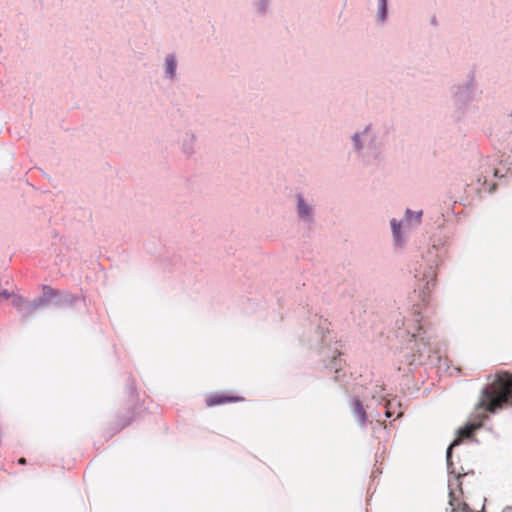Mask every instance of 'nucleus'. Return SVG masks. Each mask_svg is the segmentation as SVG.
<instances>
[{"label":"nucleus","mask_w":512,"mask_h":512,"mask_svg":"<svg viewBox=\"0 0 512 512\" xmlns=\"http://www.w3.org/2000/svg\"><path fill=\"white\" fill-rule=\"evenodd\" d=\"M512 405V374L501 372L497 373L492 381L482 390L478 403L475 408V417L479 418L478 423H470L458 430V438L455 439L447 449V461L451 458L452 449L459 445L461 439L470 437L472 432L481 426L482 420L487 412L494 413L501 408L503 404Z\"/></svg>","instance_id":"nucleus-1"},{"label":"nucleus","mask_w":512,"mask_h":512,"mask_svg":"<svg viewBox=\"0 0 512 512\" xmlns=\"http://www.w3.org/2000/svg\"><path fill=\"white\" fill-rule=\"evenodd\" d=\"M353 152L366 164L383 158L384 148L372 123L357 129L350 137Z\"/></svg>","instance_id":"nucleus-2"},{"label":"nucleus","mask_w":512,"mask_h":512,"mask_svg":"<svg viewBox=\"0 0 512 512\" xmlns=\"http://www.w3.org/2000/svg\"><path fill=\"white\" fill-rule=\"evenodd\" d=\"M418 321L419 320L416 319L417 324L413 325H411V320H405L403 323V325L406 326V332L407 335L410 336V339L401 353L403 354L405 363L409 365H412L428 353V343L421 337V326L418 324Z\"/></svg>","instance_id":"nucleus-3"},{"label":"nucleus","mask_w":512,"mask_h":512,"mask_svg":"<svg viewBox=\"0 0 512 512\" xmlns=\"http://www.w3.org/2000/svg\"><path fill=\"white\" fill-rule=\"evenodd\" d=\"M295 212L299 222L305 225H312L316 217V205L310 198L302 194L295 196Z\"/></svg>","instance_id":"nucleus-4"},{"label":"nucleus","mask_w":512,"mask_h":512,"mask_svg":"<svg viewBox=\"0 0 512 512\" xmlns=\"http://www.w3.org/2000/svg\"><path fill=\"white\" fill-rule=\"evenodd\" d=\"M390 227L392 232V243L395 250H402L406 245L408 239V231L411 229L407 227L404 220L392 218L390 220Z\"/></svg>","instance_id":"nucleus-5"},{"label":"nucleus","mask_w":512,"mask_h":512,"mask_svg":"<svg viewBox=\"0 0 512 512\" xmlns=\"http://www.w3.org/2000/svg\"><path fill=\"white\" fill-rule=\"evenodd\" d=\"M452 96L456 105H465L475 96L474 82L472 80L456 85L452 88Z\"/></svg>","instance_id":"nucleus-6"},{"label":"nucleus","mask_w":512,"mask_h":512,"mask_svg":"<svg viewBox=\"0 0 512 512\" xmlns=\"http://www.w3.org/2000/svg\"><path fill=\"white\" fill-rule=\"evenodd\" d=\"M197 135L193 131H186L178 140L181 153L186 158L193 157L197 152Z\"/></svg>","instance_id":"nucleus-7"},{"label":"nucleus","mask_w":512,"mask_h":512,"mask_svg":"<svg viewBox=\"0 0 512 512\" xmlns=\"http://www.w3.org/2000/svg\"><path fill=\"white\" fill-rule=\"evenodd\" d=\"M177 66L178 60L175 54H167L163 62V74L164 78L169 81H173L177 77Z\"/></svg>","instance_id":"nucleus-8"},{"label":"nucleus","mask_w":512,"mask_h":512,"mask_svg":"<svg viewBox=\"0 0 512 512\" xmlns=\"http://www.w3.org/2000/svg\"><path fill=\"white\" fill-rule=\"evenodd\" d=\"M422 218V211H413L411 209H406L404 221L407 223V227H414L420 224Z\"/></svg>","instance_id":"nucleus-9"},{"label":"nucleus","mask_w":512,"mask_h":512,"mask_svg":"<svg viewBox=\"0 0 512 512\" xmlns=\"http://www.w3.org/2000/svg\"><path fill=\"white\" fill-rule=\"evenodd\" d=\"M352 411L357 418L358 423L362 426L366 422V412L359 400H355L352 405Z\"/></svg>","instance_id":"nucleus-10"},{"label":"nucleus","mask_w":512,"mask_h":512,"mask_svg":"<svg viewBox=\"0 0 512 512\" xmlns=\"http://www.w3.org/2000/svg\"><path fill=\"white\" fill-rule=\"evenodd\" d=\"M387 16V0H378L377 18L380 22H385Z\"/></svg>","instance_id":"nucleus-11"},{"label":"nucleus","mask_w":512,"mask_h":512,"mask_svg":"<svg viewBox=\"0 0 512 512\" xmlns=\"http://www.w3.org/2000/svg\"><path fill=\"white\" fill-rule=\"evenodd\" d=\"M449 505L451 506V509L453 512H456L457 510H459L460 507L462 508L463 512H466V510L468 509V506L465 503L460 504L459 502H457V504H456V499L453 497L452 493H450Z\"/></svg>","instance_id":"nucleus-12"},{"label":"nucleus","mask_w":512,"mask_h":512,"mask_svg":"<svg viewBox=\"0 0 512 512\" xmlns=\"http://www.w3.org/2000/svg\"><path fill=\"white\" fill-rule=\"evenodd\" d=\"M45 303H46V301H45L44 298H38L33 303L28 304L27 306H25V310H26V312H32L33 310H35V309H37L39 307L44 306Z\"/></svg>","instance_id":"nucleus-13"},{"label":"nucleus","mask_w":512,"mask_h":512,"mask_svg":"<svg viewBox=\"0 0 512 512\" xmlns=\"http://www.w3.org/2000/svg\"><path fill=\"white\" fill-rule=\"evenodd\" d=\"M232 400H233V399L222 398V397L212 398V399H209V400H208V405H209V406L217 405V404H221V403H224V402H226V401H232Z\"/></svg>","instance_id":"nucleus-14"},{"label":"nucleus","mask_w":512,"mask_h":512,"mask_svg":"<svg viewBox=\"0 0 512 512\" xmlns=\"http://www.w3.org/2000/svg\"><path fill=\"white\" fill-rule=\"evenodd\" d=\"M340 363H341V359L337 360V358L334 357L331 369H334L335 372L337 373L339 370H341V364Z\"/></svg>","instance_id":"nucleus-15"},{"label":"nucleus","mask_w":512,"mask_h":512,"mask_svg":"<svg viewBox=\"0 0 512 512\" xmlns=\"http://www.w3.org/2000/svg\"><path fill=\"white\" fill-rule=\"evenodd\" d=\"M11 297V294L9 292H7L6 290L5 291H2L0 292V300L2 299H9Z\"/></svg>","instance_id":"nucleus-16"},{"label":"nucleus","mask_w":512,"mask_h":512,"mask_svg":"<svg viewBox=\"0 0 512 512\" xmlns=\"http://www.w3.org/2000/svg\"><path fill=\"white\" fill-rule=\"evenodd\" d=\"M386 416H387L388 418H390V417H392V413H391L389 410H387V411H386Z\"/></svg>","instance_id":"nucleus-17"},{"label":"nucleus","mask_w":512,"mask_h":512,"mask_svg":"<svg viewBox=\"0 0 512 512\" xmlns=\"http://www.w3.org/2000/svg\"><path fill=\"white\" fill-rule=\"evenodd\" d=\"M19 463H20V464H24V463H25V459H24V458H21V459L19 460Z\"/></svg>","instance_id":"nucleus-18"},{"label":"nucleus","mask_w":512,"mask_h":512,"mask_svg":"<svg viewBox=\"0 0 512 512\" xmlns=\"http://www.w3.org/2000/svg\"><path fill=\"white\" fill-rule=\"evenodd\" d=\"M13 303H14L15 305H17V303H18V299H16V298H15V299H13Z\"/></svg>","instance_id":"nucleus-19"},{"label":"nucleus","mask_w":512,"mask_h":512,"mask_svg":"<svg viewBox=\"0 0 512 512\" xmlns=\"http://www.w3.org/2000/svg\"><path fill=\"white\" fill-rule=\"evenodd\" d=\"M509 117H510V118H512V108H511V111H510Z\"/></svg>","instance_id":"nucleus-20"}]
</instances>
